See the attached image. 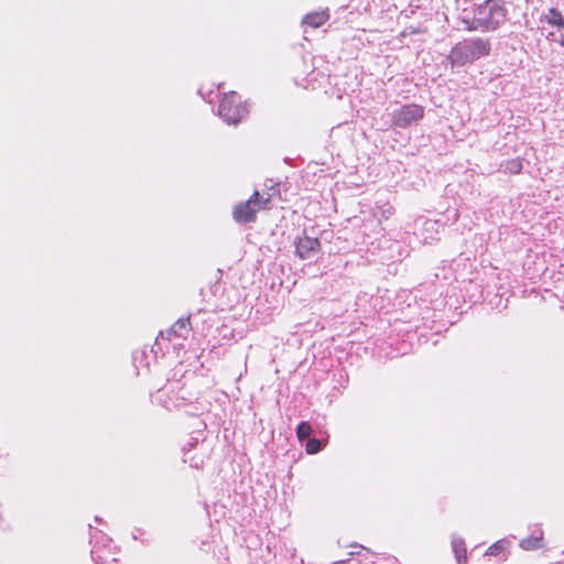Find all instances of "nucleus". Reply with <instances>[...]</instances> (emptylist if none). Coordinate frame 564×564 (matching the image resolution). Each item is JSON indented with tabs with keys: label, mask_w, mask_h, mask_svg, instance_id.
<instances>
[{
	"label": "nucleus",
	"mask_w": 564,
	"mask_h": 564,
	"mask_svg": "<svg viewBox=\"0 0 564 564\" xmlns=\"http://www.w3.org/2000/svg\"><path fill=\"white\" fill-rule=\"evenodd\" d=\"M416 225L422 227L421 237L424 242L430 243L437 239L436 235L438 234L440 224L436 220L420 218Z\"/></svg>",
	"instance_id": "obj_7"
},
{
	"label": "nucleus",
	"mask_w": 564,
	"mask_h": 564,
	"mask_svg": "<svg viewBox=\"0 0 564 564\" xmlns=\"http://www.w3.org/2000/svg\"><path fill=\"white\" fill-rule=\"evenodd\" d=\"M324 443L317 438H308L305 445V449L308 454H316L323 449Z\"/></svg>",
	"instance_id": "obj_15"
},
{
	"label": "nucleus",
	"mask_w": 564,
	"mask_h": 564,
	"mask_svg": "<svg viewBox=\"0 0 564 564\" xmlns=\"http://www.w3.org/2000/svg\"><path fill=\"white\" fill-rule=\"evenodd\" d=\"M452 549L455 554L457 564H467V551L465 541L462 538H452Z\"/></svg>",
	"instance_id": "obj_9"
},
{
	"label": "nucleus",
	"mask_w": 564,
	"mask_h": 564,
	"mask_svg": "<svg viewBox=\"0 0 564 564\" xmlns=\"http://www.w3.org/2000/svg\"><path fill=\"white\" fill-rule=\"evenodd\" d=\"M188 330H189V318L188 317L180 318L171 327V332L178 336H184V334L188 333Z\"/></svg>",
	"instance_id": "obj_12"
},
{
	"label": "nucleus",
	"mask_w": 564,
	"mask_h": 564,
	"mask_svg": "<svg viewBox=\"0 0 564 564\" xmlns=\"http://www.w3.org/2000/svg\"><path fill=\"white\" fill-rule=\"evenodd\" d=\"M490 51L491 44L488 39L474 37L464 40L454 45L448 55V59L452 65L463 66L488 56Z\"/></svg>",
	"instance_id": "obj_2"
},
{
	"label": "nucleus",
	"mask_w": 564,
	"mask_h": 564,
	"mask_svg": "<svg viewBox=\"0 0 564 564\" xmlns=\"http://www.w3.org/2000/svg\"><path fill=\"white\" fill-rule=\"evenodd\" d=\"M521 170L522 163L519 159L508 161L505 166V171L510 174H519Z\"/></svg>",
	"instance_id": "obj_16"
},
{
	"label": "nucleus",
	"mask_w": 564,
	"mask_h": 564,
	"mask_svg": "<svg viewBox=\"0 0 564 564\" xmlns=\"http://www.w3.org/2000/svg\"><path fill=\"white\" fill-rule=\"evenodd\" d=\"M419 30L414 29V28H406L402 33L401 35L404 36L405 34H413V33H417Z\"/></svg>",
	"instance_id": "obj_19"
},
{
	"label": "nucleus",
	"mask_w": 564,
	"mask_h": 564,
	"mask_svg": "<svg viewBox=\"0 0 564 564\" xmlns=\"http://www.w3.org/2000/svg\"><path fill=\"white\" fill-rule=\"evenodd\" d=\"M507 14V9L499 0H486L470 10L465 9L460 20L468 31L492 32L506 22Z\"/></svg>",
	"instance_id": "obj_1"
},
{
	"label": "nucleus",
	"mask_w": 564,
	"mask_h": 564,
	"mask_svg": "<svg viewBox=\"0 0 564 564\" xmlns=\"http://www.w3.org/2000/svg\"><path fill=\"white\" fill-rule=\"evenodd\" d=\"M265 209V202L259 200V192L254 191L252 196L242 203H239L232 213L234 219L239 224L251 223L256 219V214Z\"/></svg>",
	"instance_id": "obj_5"
},
{
	"label": "nucleus",
	"mask_w": 564,
	"mask_h": 564,
	"mask_svg": "<svg viewBox=\"0 0 564 564\" xmlns=\"http://www.w3.org/2000/svg\"><path fill=\"white\" fill-rule=\"evenodd\" d=\"M260 202H265V209L270 208V202H271V194H268L267 197L259 195Z\"/></svg>",
	"instance_id": "obj_18"
},
{
	"label": "nucleus",
	"mask_w": 564,
	"mask_h": 564,
	"mask_svg": "<svg viewBox=\"0 0 564 564\" xmlns=\"http://www.w3.org/2000/svg\"><path fill=\"white\" fill-rule=\"evenodd\" d=\"M312 433V426L308 422H301L296 429L297 438L303 442L304 440H308Z\"/></svg>",
	"instance_id": "obj_14"
},
{
	"label": "nucleus",
	"mask_w": 564,
	"mask_h": 564,
	"mask_svg": "<svg viewBox=\"0 0 564 564\" xmlns=\"http://www.w3.org/2000/svg\"><path fill=\"white\" fill-rule=\"evenodd\" d=\"M424 117V107L416 104H406L391 113L392 126L408 128Z\"/></svg>",
	"instance_id": "obj_4"
},
{
	"label": "nucleus",
	"mask_w": 564,
	"mask_h": 564,
	"mask_svg": "<svg viewBox=\"0 0 564 564\" xmlns=\"http://www.w3.org/2000/svg\"><path fill=\"white\" fill-rule=\"evenodd\" d=\"M543 539V532L541 530H538L536 532H533L530 536L522 539L520 541V547L525 551H533L538 550L542 546Z\"/></svg>",
	"instance_id": "obj_10"
},
{
	"label": "nucleus",
	"mask_w": 564,
	"mask_h": 564,
	"mask_svg": "<svg viewBox=\"0 0 564 564\" xmlns=\"http://www.w3.org/2000/svg\"><path fill=\"white\" fill-rule=\"evenodd\" d=\"M321 243L318 239L307 236L301 237L295 241L297 256L303 260L312 259L318 252Z\"/></svg>",
	"instance_id": "obj_6"
},
{
	"label": "nucleus",
	"mask_w": 564,
	"mask_h": 564,
	"mask_svg": "<svg viewBox=\"0 0 564 564\" xmlns=\"http://www.w3.org/2000/svg\"><path fill=\"white\" fill-rule=\"evenodd\" d=\"M189 452H191V451H186V452L184 453V462H185V463H187V462H188V463L191 464V466H193V467H195V468H198L202 462L194 460V458H193V457H189Z\"/></svg>",
	"instance_id": "obj_17"
},
{
	"label": "nucleus",
	"mask_w": 564,
	"mask_h": 564,
	"mask_svg": "<svg viewBox=\"0 0 564 564\" xmlns=\"http://www.w3.org/2000/svg\"><path fill=\"white\" fill-rule=\"evenodd\" d=\"M329 19L327 11H318L306 14L303 18V24L310 25L313 29H317L323 25Z\"/></svg>",
	"instance_id": "obj_8"
},
{
	"label": "nucleus",
	"mask_w": 564,
	"mask_h": 564,
	"mask_svg": "<svg viewBox=\"0 0 564 564\" xmlns=\"http://www.w3.org/2000/svg\"><path fill=\"white\" fill-rule=\"evenodd\" d=\"M542 21H545L547 24L552 26H556L558 30H564L563 15L555 8H550L547 12L543 15Z\"/></svg>",
	"instance_id": "obj_11"
},
{
	"label": "nucleus",
	"mask_w": 564,
	"mask_h": 564,
	"mask_svg": "<svg viewBox=\"0 0 564 564\" xmlns=\"http://www.w3.org/2000/svg\"><path fill=\"white\" fill-rule=\"evenodd\" d=\"M508 544L507 540H499L488 547L486 555L497 556L507 549Z\"/></svg>",
	"instance_id": "obj_13"
},
{
	"label": "nucleus",
	"mask_w": 564,
	"mask_h": 564,
	"mask_svg": "<svg viewBox=\"0 0 564 564\" xmlns=\"http://www.w3.org/2000/svg\"><path fill=\"white\" fill-rule=\"evenodd\" d=\"M248 113V108L240 100V97L230 91L225 94L218 107V116L228 124H237Z\"/></svg>",
	"instance_id": "obj_3"
},
{
	"label": "nucleus",
	"mask_w": 564,
	"mask_h": 564,
	"mask_svg": "<svg viewBox=\"0 0 564 564\" xmlns=\"http://www.w3.org/2000/svg\"><path fill=\"white\" fill-rule=\"evenodd\" d=\"M558 43L562 47H564V34L561 35Z\"/></svg>",
	"instance_id": "obj_20"
}]
</instances>
